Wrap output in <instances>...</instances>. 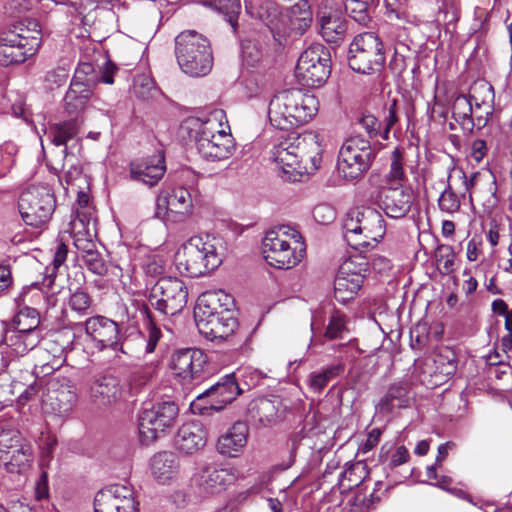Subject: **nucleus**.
Segmentation results:
<instances>
[{
  "mask_svg": "<svg viewBox=\"0 0 512 512\" xmlns=\"http://www.w3.org/2000/svg\"><path fill=\"white\" fill-rule=\"evenodd\" d=\"M68 248L63 242H58L53 258L54 268H59L66 260Z\"/></svg>",
  "mask_w": 512,
  "mask_h": 512,
  "instance_id": "nucleus-62",
  "label": "nucleus"
},
{
  "mask_svg": "<svg viewBox=\"0 0 512 512\" xmlns=\"http://www.w3.org/2000/svg\"><path fill=\"white\" fill-rule=\"evenodd\" d=\"M39 323V312L36 308L28 306L21 308L13 319L15 329L19 333L33 332Z\"/></svg>",
  "mask_w": 512,
  "mask_h": 512,
  "instance_id": "nucleus-42",
  "label": "nucleus"
},
{
  "mask_svg": "<svg viewBox=\"0 0 512 512\" xmlns=\"http://www.w3.org/2000/svg\"><path fill=\"white\" fill-rule=\"evenodd\" d=\"M318 105L317 98L309 92L284 90L269 103V121L277 129L289 130L308 123L316 115Z\"/></svg>",
  "mask_w": 512,
  "mask_h": 512,
  "instance_id": "nucleus-4",
  "label": "nucleus"
},
{
  "mask_svg": "<svg viewBox=\"0 0 512 512\" xmlns=\"http://www.w3.org/2000/svg\"><path fill=\"white\" fill-rule=\"evenodd\" d=\"M373 5L374 0H345L346 12L361 25H367L370 22Z\"/></svg>",
  "mask_w": 512,
  "mask_h": 512,
  "instance_id": "nucleus-41",
  "label": "nucleus"
},
{
  "mask_svg": "<svg viewBox=\"0 0 512 512\" xmlns=\"http://www.w3.org/2000/svg\"><path fill=\"white\" fill-rule=\"evenodd\" d=\"M366 263H360L358 269L352 259H347L340 266L334 282V296L338 302L346 303L353 299L364 282Z\"/></svg>",
  "mask_w": 512,
  "mask_h": 512,
  "instance_id": "nucleus-23",
  "label": "nucleus"
},
{
  "mask_svg": "<svg viewBox=\"0 0 512 512\" xmlns=\"http://www.w3.org/2000/svg\"><path fill=\"white\" fill-rule=\"evenodd\" d=\"M31 458L30 444L23 440L13 421L0 412V466L10 473H20Z\"/></svg>",
  "mask_w": 512,
  "mask_h": 512,
  "instance_id": "nucleus-12",
  "label": "nucleus"
},
{
  "mask_svg": "<svg viewBox=\"0 0 512 512\" xmlns=\"http://www.w3.org/2000/svg\"><path fill=\"white\" fill-rule=\"evenodd\" d=\"M248 427L244 422L235 423L224 435L218 439L219 453L234 457L247 443Z\"/></svg>",
  "mask_w": 512,
  "mask_h": 512,
  "instance_id": "nucleus-34",
  "label": "nucleus"
},
{
  "mask_svg": "<svg viewBox=\"0 0 512 512\" xmlns=\"http://www.w3.org/2000/svg\"><path fill=\"white\" fill-rule=\"evenodd\" d=\"M474 127H484L493 113L494 89L486 82L475 83L472 86Z\"/></svg>",
  "mask_w": 512,
  "mask_h": 512,
  "instance_id": "nucleus-30",
  "label": "nucleus"
},
{
  "mask_svg": "<svg viewBox=\"0 0 512 512\" xmlns=\"http://www.w3.org/2000/svg\"><path fill=\"white\" fill-rule=\"evenodd\" d=\"M306 245L301 233L292 226L280 225L266 232L263 254L267 263L279 269L296 266L305 256Z\"/></svg>",
  "mask_w": 512,
  "mask_h": 512,
  "instance_id": "nucleus-7",
  "label": "nucleus"
},
{
  "mask_svg": "<svg viewBox=\"0 0 512 512\" xmlns=\"http://www.w3.org/2000/svg\"><path fill=\"white\" fill-rule=\"evenodd\" d=\"M359 123L370 136H375L377 134L379 123L373 115H364L360 119Z\"/></svg>",
  "mask_w": 512,
  "mask_h": 512,
  "instance_id": "nucleus-58",
  "label": "nucleus"
},
{
  "mask_svg": "<svg viewBox=\"0 0 512 512\" xmlns=\"http://www.w3.org/2000/svg\"><path fill=\"white\" fill-rule=\"evenodd\" d=\"M118 67L107 60L104 66L97 71L93 64L88 62L80 63L71 80V84L81 86V89L87 88L91 91L101 82L105 84L114 83V75L117 73Z\"/></svg>",
  "mask_w": 512,
  "mask_h": 512,
  "instance_id": "nucleus-25",
  "label": "nucleus"
},
{
  "mask_svg": "<svg viewBox=\"0 0 512 512\" xmlns=\"http://www.w3.org/2000/svg\"><path fill=\"white\" fill-rule=\"evenodd\" d=\"M233 298L223 290L202 293L194 308V318L199 332L209 340H224L232 335L237 320L231 306Z\"/></svg>",
  "mask_w": 512,
  "mask_h": 512,
  "instance_id": "nucleus-1",
  "label": "nucleus"
},
{
  "mask_svg": "<svg viewBox=\"0 0 512 512\" xmlns=\"http://www.w3.org/2000/svg\"><path fill=\"white\" fill-rule=\"evenodd\" d=\"M155 374V368L152 366L137 369L132 373L130 385L132 388H138L149 381Z\"/></svg>",
  "mask_w": 512,
  "mask_h": 512,
  "instance_id": "nucleus-55",
  "label": "nucleus"
},
{
  "mask_svg": "<svg viewBox=\"0 0 512 512\" xmlns=\"http://www.w3.org/2000/svg\"><path fill=\"white\" fill-rule=\"evenodd\" d=\"M208 359L198 348H185L175 351L170 360L173 374L183 383L190 384L203 377Z\"/></svg>",
  "mask_w": 512,
  "mask_h": 512,
  "instance_id": "nucleus-21",
  "label": "nucleus"
},
{
  "mask_svg": "<svg viewBox=\"0 0 512 512\" xmlns=\"http://www.w3.org/2000/svg\"><path fill=\"white\" fill-rule=\"evenodd\" d=\"M407 176L404 170V154L399 148H395L390 156L389 170L384 176L382 186L404 187Z\"/></svg>",
  "mask_w": 512,
  "mask_h": 512,
  "instance_id": "nucleus-38",
  "label": "nucleus"
},
{
  "mask_svg": "<svg viewBox=\"0 0 512 512\" xmlns=\"http://www.w3.org/2000/svg\"><path fill=\"white\" fill-rule=\"evenodd\" d=\"M74 245L82 255L97 251L95 242L92 239L86 238L80 231H78L74 236Z\"/></svg>",
  "mask_w": 512,
  "mask_h": 512,
  "instance_id": "nucleus-57",
  "label": "nucleus"
},
{
  "mask_svg": "<svg viewBox=\"0 0 512 512\" xmlns=\"http://www.w3.org/2000/svg\"><path fill=\"white\" fill-rule=\"evenodd\" d=\"M348 63L350 68L357 73L380 72L385 64L382 41L371 32L357 35L349 47Z\"/></svg>",
  "mask_w": 512,
  "mask_h": 512,
  "instance_id": "nucleus-13",
  "label": "nucleus"
},
{
  "mask_svg": "<svg viewBox=\"0 0 512 512\" xmlns=\"http://www.w3.org/2000/svg\"><path fill=\"white\" fill-rule=\"evenodd\" d=\"M95 512H136L133 489L126 485L113 484L100 490L94 500Z\"/></svg>",
  "mask_w": 512,
  "mask_h": 512,
  "instance_id": "nucleus-22",
  "label": "nucleus"
},
{
  "mask_svg": "<svg viewBox=\"0 0 512 512\" xmlns=\"http://www.w3.org/2000/svg\"><path fill=\"white\" fill-rule=\"evenodd\" d=\"M53 192L45 185H32L19 197L18 209L23 221L32 227H41L49 222L55 210Z\"/></svg>",
  "mask_w": 512,
  "mask_h": 512,
  "instance_id": "nucleus-14",
  "label": "nucleus"
},
{
  "mask_svg": "<svg viewBox=\"0 0 512 512\" xmlns=\"http://www.w3.org/2000/svg\"><path fill=\"white\" fill-rule=\"evenodd\" d=\"M286 17L289 22L288 29H282L277 24L269 26L275 40L280 44L282 43V39L290 35L291 32L296 35H302L310 27L312 22V12L306 1H300L294 4Z\"/></svg>",
  "mask_w": 512,
  "mask_h": 512,
  "instance_id": "nucleus-28",
  "label": "nucleus"
},
{
  "mask_svg": "<svg viewBox=\"0 0 512 512\" xmlns=\"http://www.w3.org/2000/svg\"><path fill=\"white\" fill-rule=\"evenodd\" d=\"M179 470L177 456L172 452H160L151 460V471L160 483H166L176 477Z\"/></svg>",
  "mask_w": 512,
  "mask_h": 512,
  "instance_id": "nucleus-35",
  "label": "nucleus"
},
{
  "mask_svg": "<svg viewBox=\"0 0 512 512\" xmlns=\"http://www.w3.org/2000/svg\"><path fill=\"white\" fill-rule=\"evenodd\" d=\"M60 3L66 7L65 12L72 18L73 23L82 25L83 27L91 25L93 20V9L88 11L87 5L83 2L65 0Z\"/></svg>",
  "mask_w": 512,
  "mask_h": 512,
  "instance_id": "nucleus-43",
  "label": "nucleus"
},
{
  "mask_svg": "<svg viewBox=\"0 0 512 512\" xmlns=\"http://www.w3.org/2000/svg\"><path fill=\"white\" fill-rule=\"evenodd\" d=\"M121 394L120 381L113 375L97 377L90 386V398L98 405H110L120 399Z\"/></svg>",
  "mask_w": 512,
  "mask_h": 512,
  "instance_id": "nucleus-31",
  "label": "nucleus"
},
{
  "mask_svg": "<svg viewBox=\"0 0 512 512\" xmlns=\"http://www.w3.org/2000/svg\"><path fill=\"white\" fill-rule=\"evenodd\" d=\"M472 92L467 95H458L452 105V115L462 129L471 132L474 128Z\"/></svg>",
  "mask_w": 512,
  "mask_h": 512,
  "instance_id": "nucleus-36",
  "label": "nucleus"
},
{
  "mask_svg": "<svg viewBox=\"0 0 512 512\" xmlns=\"http://www.w3.org/2000/svg\"><path fill=\"white\" fill-rule=\"evenodd\" d=\"M161 338V331L158 327H156L155 324L150 322L147 326V335H146V347L145 351L147 353L154 352L157 343L159 342Z\"/></svg>",
  "mask_w": 512,
  "mask_h": 512,
  "instance_id": "nucleus-56",
  "label": "nucleus"
},
{
  "mask_svg": "<svg viewBox=\"0 0 512 512\" xmlns=\"http://www.w3.org/2000/svg\"><path fill=\"white\" fill-rule=\"evenodd\" d=\"M240 393L234 374L222 377L200 394L191 405L194 412L205 414L208 410L220 411Z\"/></svg>",
  "mask_w": 512,
  "mask_h": 512,
  "instance_id": "nucleus-20",
  "label": "nucleus"
},
{
  "mask_svg": "<svg viewBox=\"0 0 512 512\" xmlns=\"http://www.w3.org/2000/svg\"><path fill=\"white\" fill-rule=\"evenodd\" d=\"M165 171V157L162 152H158L145 159L132 161L129 165L130 178L150 187L162 179Z\"/></svg>",
  "mask_w": 512,
  "mask_h": 512,
  "instance_id": "nucleus-27",
  "label": "nucleus"
},
{
  "mask_svg": "<svg viewBox=\"0 0 512 512\" xmlns=\"http://www.w3.org/2000/svg\"><path fill=\"white\" fill-rule=\"evenodd\" d=\"M174 263L181 275L194 278L216 269L222 259L208 237L192 236L178 248Z\"/></svg>",
  "mask_w": 512,
  "mask_h": 512,
  "instance_id": "nucleus-8",
  "label": "nucleus"
},
{
  "mask_svg": "<svg viewBox=\"0 0 512 512\" xmlns=\"http://www.w3.org/2000/svg\"><path fill=\"white\" fill-rule=\"evenodd\" d=\"M188 291L184 282L178 278L159 279L151 290L150 305L163 315L174 316L187 304Z\"/></svg>",
  "mask_w": 512,
  "mask_h": 512,
  "instance_id": "nucleus-18",
  "label": "nucleus"
},
{
  "mask_svg": "<svg viewBox=\"0 0 512 512\" xmlns=\"http://www.w3.org/2000/svg\"><path fill=\"white\" fill-rule=\"evenodd\" d=\"M83 261L87 268L96 275H104L107 273V265L104 260L98 253V251L94 253L84 254L82 255Z\"/></svg>",
  "mask_w": 512,
  "mask_h": 512,
  "instance_id": "nucleus-54",
  "label": "nucleus"
},
{
  "mask_svg": "<svg viewBox=\"0 0 512 512\" xmlns=\"http://www.w3.org/2000/svg\"><path fill=\"white\" fill-rule=\"evenodd\" d=\"M312 215L319 224L328 225L335 220L336 211L330 204L321 203L313 208Z\"/></svg>",
  "mask_w": 512,
  "mask_h": 512,
  "instance_id": "nucleus-52",
  "label": "nucleus"
},
{
  "mask_svg": "<svg viewBox=\"0 0 512 512\" xmlns=\"http://www.w3.org/2000/svg\"><path fill=\"white\" fill-rule=\"evenodd\" d=\"M193 210L190 191L179 186L171 191H162L156 199V217L172 223L184 222Z\"/></svg>",
  "mask_w": 512,
  "mask_h": 512,
  "instance_id": "nucleus-19",
  "label": "nucleus"
},
{
  "mask_svg": "<svg viewBox=\"0 0 512 512\" xmlns=\"http://www.w3.org/2000/svg\"><path fill=\"white\" fill-rule=\"evenodd\" d=\"M386 233L382 214L371 207H356L348 211L343 222L347 244L361 253L374 248Z\"/></svg>",
  "mask_w": 512,
  "mask_h": 512,
  "instance_id": "nucleus-6",
  "label": "nucleus"
},
{
  "mask_svg": "<svg viewBox=\"0 0 512 512\" xmlns=\"http://www.w3.org/2000/svg\"><path fill=\"white\" fill-rule=\"evenodd\" d=\"M437 269L442 275H450L456 269V254L450 245H438L434 254Z\"/></svg>",
  "mask_w": 512,
  "mask_h": 512,
  "instance_id": "nucleus-45",
  "label": "nucleus"
},
{
  "mask_svg": "<svg viewBox=\"0 0 512 512\" xmlns=\"http://www.w3.org/2000/svg\"><path fill=\"white\" fill-rule=\"evenodd\" d=\"M375 157L368 140L354 136L342 144L337 159L339 174L347 180H356L366 173Z\"/></svg>",
  "mask_w": 512,
  "mask_h": 512,
  "instance_id": "nucleus-15",
  "label": "nucleus"
},
{
  "mask_svg": "<svg viewBox=\"0 0 512 512\" xmlns=\"http://www.w3.org/2000/svg\"><path fill=\"white\" fill-rule=\"evenodd\" d=\"M204 5L222 13L233 28L236 27L237 18L241 10L239 0H205Z\"/></svg>",
  "mask_w": 512,
  "mask_h": 512,
  "instance_id": "nucleus-44",
  "label": "nucleus"
},
{
  "mask_svg": "<svg viewBox=\"0 0 512 512\" xmlns=\"http://www.w3.org/2000/svg\"><path fill=\"white\" fill-rule=\"evenodd\" d=\"M207 442V432L202 423L191 421L183 424L174 439L175 448L182 454L192 455L203 449Z\"/></svg>",
  "mask_w": 512,
  "mask_h": 512,
  "instance_id": "nucleus-29",
  "label": "nucleus"
},
{
  "mask_svg": "<svg viewBox=\"0 0 512 512\" xmlns=\"http://www.w3.org/2000/svg\"><path fill=\"white\" fill-rule=\"evenodd\" d=\"M345 332H347L346 316L339 311H335L329 319L325 337L330 340L343 338Z\"/></svg>",
  "mask_w": 512,
  "mask_h": 512,
  "instance_id": "nucleus-49",
  "label": "nucleus"
},
{
  "mask_svg": "<svg viewBox=\"0 0 512 512\" xmlns=\"http://www.w3.org/2000/svg\"><path fill=\"white\" fill-rule=\"evenodd\" d=\"M375 199L387 216L397 219L410 211L413 194L409 188L381 186Z\"/></svg>",
  "mask_w": 512,
  "mask_h": 512,
  "instance_id": "nucleus-24",
  "label": "nucleus"
},
{
  "mask_svg": "<svg viewBox=\"0 0 512 512\" xmlns=\"http://www.w3.org/2000/svg\"><path fill=\"white\" fill-rule=\"evenodd\" d=\"M232 480L229 470L208 463L199 464L192 476L193 484L206 494L221 492Z\"/></svg>",
  "mask_w": 512,
  "mask_h": 512,
  "instance_id": "nucleus-26",
  "label": "nucleus"
},
{
  "mask_svg": "<svg viewBox=\"0 0 512 512\" xmlns=\"http://www.w3.org/2000/svg\"><path fill=\"white\" fill-rule=\"evenodd\" d=\"M68 307L78 316H86L92 307V298L87 292L78 289L71 293L68 299Z\"/></svg>",
  "mask_w": 512,
  "mask_h": 512,
  "instance_id": "nucleus-48",
  "label": "nucleus"
},
{
  "mask_svg": "<svg viewBox=\"0 0 512 512\" xmlns=\"http://www.w3.org/2000/svg\"><path fill=\"white\" fill-rule=\"evenodd\" d=\"M344 371L343 364H333L321 371L312 372L309 375L308 383L310 388L315 392H321L330 380L337 377Z\"/></svg>",
  "mask_w": 512,
  "mask_h": 512,
  "instance_id": "nucleus-40",
  "label": "nucleus"
},
{
  "mask_svg": "<svg viewBox=\"0 0 512 512\" xmlns=\"http://www.w3.org/2000/svg\"><path fill=\"white\" fill-rule=\"evenodd\" d=\"M381 431L377 428L372 429L367 436L366 441L361 445V450L364 453L372 450L380 441Z\"/></svg>",
  "mask_w": 512,
  "mask_h": 512,
  "instance_id": "nucleus-59",
  "label": "nucleus"
},
{
  "mask_svg": "<svg viewBox=\"0 0 512 512\" xmlns=\"http://www.w3.org/2000/svg\"><path fill=\"white\" fill-rule=\"evenodd\" d=\"M92 92L87 88L81 89V86L70 84L64 98L65 111L72 117L79 116L86 108Z\"/></svg>",
  "mask_w": 512,
  "mask_h": 512,
  "instance_id": "nucleus-37",
  "label": "nucleus"
},
{
  "mask_svg": "<svg viewBox=\"0 0 512 512\" xmlns=\"http://www.w3.org/2000/svg\"><path fill=\"white\" fill-rule=\"evenodd\" d=\"M19 337L23 339L24 350L33 349L39 343V334L35 331L20 333Z\"/></svg>",
  "mask_w": 512,
  "mask_h": 512,
  "instance_id": "nucleus-64",
  "label": "nucleus"
},
{
  "mask_svg": "<svg viewBox=\"0 0 512 512\" xmlns=\"http://www.w3.org/2000/svg\"><path fill=\"white\" fill-rule=\"evenodd\" d=\"M271 157L286 174H312L322 162V148L316 135L287 138L275 145Z\"/></svg>",
  "mask_w": 512,
  "mask_h": 512,
  "instance_id": "nucleus-3",
  "label": "nucleus"
},
{
  "mask_svg": "<svg viewBox=\"0 0 512 512\" xmlns=\"http://www.w3.org/2000/svg\"><path fill=\"white\" fill-rule=\"evenodd\" d=\"M84 329V336H74V347L82 346L87 353L102 351L107 348L118 350L120 345V330L118 324L104 316L89 317L83 324L76 325L75 333Z\"/></svg>",
  "mask_w": 512,
  "mask_h": 512,
  "instance_id": "nucleus-11",
  "label": "nucleus"
},
{
  "mask_svg": "<svg viewBox=\"0 0 512 512\" xmlns=\"http://www.w3.org/2000/svg\"><path fill=\"white\" fill-rule=\"evenodd\" d=\"M76 399V394L72 390L66 388L58 390L54 392L53 395L49 396L53 410L59 415L69 413L72 410Z\"/></svg>",
  "mask_w": 512,
  "mask_h": 512,
  "instance_id": "nucleus-47",
  "label": "nucleus"
},
{
  "mask_svg": "<svg viewBox=\"0 0 512 512\" xmlns=\"http://www.w3.org/2000/svg\"><path fill=\"white\" fill-rule=\"evenodd\" d=\"M295 75L305 86L316 87L323 84L330 75V53L321 44L312 45L299 57Z\"/></svg>",
  "mask_w": 512,
  "mask_h": 512,
  "instance_id": "nucleus-17",
  "label": "nucleus"
},
{
  "mask_svg": "<svg viewBox=\"0 0 512 512\" xmlns=\"http://www.w3.org/2000/svg\"><path fill=\"white\" fill-rule=\"evenodd\" d=\"M21 297L24 302L29 297L43 300L47 309L55 307L58 303V297L55 293H44V291H42L37 285H33L32 287L28 288L26 291H24Z\"/></svg>",
  "mask_w": 512,
  "mask_h": 512,
  "instance_id": "nucleus-51",
  "label": "nucleus"
},
{
  "mask_svg": "<svg viewBox=\"0 0 512 512\" xmlns=\"http://www.w3.org/2000/svg\"><path fill=\"white\" fill-rule=\"evenodd\" d=\"M32 7L30 0H6L3 6L4 13L10 17H19Z\"/></svg>",
  "mask_w": 512,
  "mask_h": 512,
  "instance_id": "nucleus-53",
  "label": "nucleus"
},
{
  "mask_svg": "<svg viewBox=\"0 0 512 512\" xmlns=\"http://www.w3.org/2000/svg\"><path fill=\"white\" fill-rule=\"evenodd\" d=\"M409 453L404 446L397 447L396 451L393 453L390 465L392 467L400 466L408 461Z\"/></svg>",
  "mask_w": 512,
  "mask_h": 512,
  "instance_id": "nucleus-61",
  "label": "nucleus"
},
{
  "mask_svg": "<svg viewBox=\"0 0 512 512\" xmlns=\"http://www.w3.org/2000/svg\"><path fill=\"white\" fill-rule=\"evenodd\" d=\"M178 415V407L173 401H162L144 407L138 415L140 440L148 445L154 442L160 433L174 425Z\"/></svg>",
  "mask_w": 512,
  "mask_h": 512,
  "instance_id": "nucleus-16",
  "label": "nucleus"
},
{
  "mask_svg": "<svg viewBox=\"0 0 512 512\" xmlns=\"http://www.w3.org/2000/svg\"><path fill=\"white\" fill-rule=\"evenodd\" d=\"M480 245H481V241H479L475 238H472L468 241L466 255H467V259L469 261H476L478 259L479 254H480V249H479Z\"/></svg>",
  "mask_w": 512,
  "mask_h": 512,
  "instance_id": "nucleus-63",
  "label": "nucleus"
},
{
  "mask_svg": "<svg viewBox=\"0 0 512 512\" xmlns=\"http://www.w3.org/2000/svg\"><path fill=\"white\" fill-rule=\"evenodd\" d=\"M410 383L408 380L393 382L378 402L376 409L380 413H390L396 408H406L410 403Z\"/></svg>",
  "mask_w": 512,
  "mask_h": 512,
  "instance_id": "nucleus-33",
  "label": "nucleus"
},
{
  "mask_svg": "<svg viewBox=\"0 0 512 512\" xmlns=\"http://www.w3.org/2000/svg\"><path fill=\"white\" fill-rule=\"evenodd\" d=\"M199 123L195 141L199 154L206 160L222 161L230 158L235 151L232 135L229 129L226 113L222 109H214L205 120L197 119Z\"/></svg>",
  "mask_w": 512,
  "mask_h": 512,
  "instance_id": "nucleus-5",
  "label": "nucleus"
},
{
  "mask_svg": "<svg viewBox=\"0 0 512 512\" xmlns=\"http://www.w3.org/2000/svg\"><path fill=\"white\" fill-rule=\"evenodd\" d=\"M175 54L180 69L187 75L205 76L212 69L210 42L194 30L183 31L176 37Z\"/></svg>",
  "mask_w": 512,
  "mask_h": 512,
  "instance_id": "nucleus-9",
  "label": "nucleus"
},
{
  "mask_svg": "<svg viewBox=\"0 0 512 512\" xmlns=\"http://www.w3.org/2000/svg\"><path fill=\"white\" fill-rule=\"evenodd\" d=\"M444 189L438 197L441 212L454 214L461 208L466 194L472 200L474 195L495 196L497 192L496 178L489 170L473 173L467 178L464 170L456 165L448 168V175L443 181Z\"/></svg>",
  "mask_w": 512,
  "mask_h": 512,
  "instance_id": "nucleus-2",
  "label": "nucleus"
},
{
  "mask_svg": "<svg viewBox=\"0 0 512 512\" xmlns=\"http://www.w3.org/2000/svg\"><path fill=\"white\" fill-rule=\"evenodd\" d=\"M155 84L152 78L145 74L135 76L133 80V93L142 100H147L153 96Z\"/></svg>",
  "mask_w": 512,
  "mask_h": 512,
  "instance_id": "nucleus-50",
  "label": "nucleus"
},
{
  "mask_svg": "<svg viewBox=\"0 0 512 512\" xmlns=\"http://www.w3.org/2000/svg\"><path fill=\"white\" fill-rule=\"evenodd\" d=\"M79 132L75 119L54 123L46 131L50 141L55 146H66L70 140H73Z\"/></svg>",
  "mask_w": 512,
  "mask_h": 512,
  "instance_id": "nucleus-39",
  "label": "nucleus"
},
{
  "mask_svg": "<svg viewBox=\"0 0 512 512\" xmlns=\"http://www.w3.org/2000/svg\"><path fill=\"white\" fill-rule=\"evenodd\" d=\"M320 34L327 43L338 44L345 39L348 23L337 11L318 12Z\"/></svg>",
  "mask_w": 512,
  "mask_h": 512,
  "instance_id": "nucleus-32",
  "label": "nucleus"
},
{
  "mask_svg": "<svg viewBox=\"0 0 512 512\" xmlns=\"http://www.w3.org/2000/svg\"><path fill=\"white\" fill-rule=\"evenodd\" d=\"M434 373L436 376L450 377L457 369L454 353L444 349L433 357Z\"/></svg>",
  "mask_w": 512,
  "mask_h": 512,
  "instance_id": "nucleus-46",
  "label": "nucleus"
},
{
  "mask_svg": "<svg viewBox=\"0 0 512 512\" xmlns=\"http://www.w3.org/2000/svg\"><path fill=\"white\" fill-rule=\"evenodd\" d=\"M486 152H487V146H486V142L484 140L477 139L472 143L471 157L477 163H479L484 158V156L486 155Z\"/></svg>",
  "mask_w": 512,
  "mask_h": 512,
  "instance_id": "nucleus-60",
  "label": "nucleus"
},
{
  "mask_svg": "<svg viewBox=\"0 0 512 512\" xmlns=\"http://www.w3.org/2000/svg\"><path fill=\"white\" fill-rule=\"evenodd\" d=\"M0 36V66L20 64L33 56L40 47V29L35 20H27Z\"/></svg>",
  "mask_w": 512,
  "mask_h": 512,
  "instance_id": "nucleus-10",
  "label": "nucleus"
}]
</instances>
